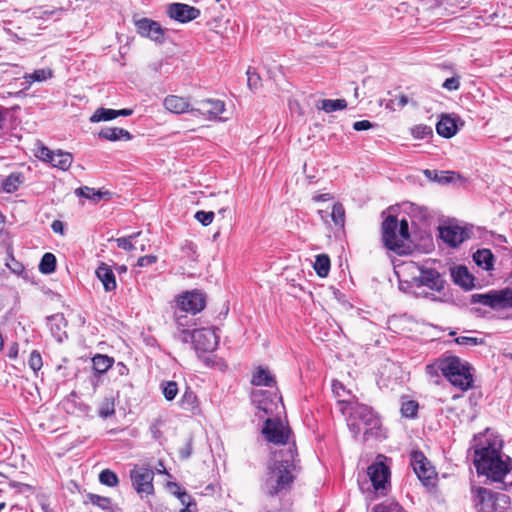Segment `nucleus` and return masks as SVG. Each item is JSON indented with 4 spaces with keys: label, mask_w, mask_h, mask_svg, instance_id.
Segmentation results:
<instances>
[{
    "label": "nucleus",
    "mask_w": 512,
    "mask_h": 512,
    "mask_svg": "<svg viewBox=\"0 0 512 512\" xmlns=\"http://www.w3.org/2000/svg\"><path fill=\"white\" fill-rule=\"evenodd\" d=\"M299 460L295 445L281 448L273 453L268 464L263 490L270 496H275L290 489L296 473L299 471Z\"/></svg>",
    "instance_id": "1"
},
{
    "label": "nucleus",
    "mask_w": 512,
    "mask_h": 512,
    "mask_svg": "<svg viewBox=\"0 0 512 512\" xmlns=\"http://www.w3.org/2000/svg\"><path fill=\"white\" fill-rule=\"evenodd\" d=\"M473 462L477 473L499 483L500 489L507 490L512 486V459L502 453L501 447L489 443L475 449Z\"/></svg>",
    "instance_id": "2"
},
{
    "label": "nucleus",
    "mask_w": 512,
    "mask_h": 512,
    "mask_svg": "<svg viewBox=\"0 0 512 512\" xmlns=\"http://www.w3.org/2000/svg\"><path fill=\"white\" fill-rule=\"evenodd\" d=\"M441 373L455 388L467 391L474 384V368L472 365L455 356L450 355L440 359Z\"/></svg>",
    "instance_id": "3"
},
{
    "label": "nucleus",
    "mask_w": 512,
    "mask_h": 512,
    "mask_svg": "<svg viewBox=\"0 0 512 512\" xmlns=\"http://www.w3.org/2000/svg\"><path fill=\"white\" fill-rule=\"evenodd\" d=\"M348 427L355 438L362 433L365 439H368L369 437L379 436L378 430L381 427V422L371 407L356 404L352 407Z\"/></svg>",
    "instance_id": "4"
},
{
    "label": "nucleus",
    "mask_w": 512,
    "mask_h": 512,
    "mask_svg": "<svg viewBox=\"0 0 512 512\" xmlns=\"http://www.w3.org/2000/svg\"><path fill=\"white\" fill-rule=\"evenodd\" d=\"M382 238L387 249L402 255L408 250L405 242L409 239L408 221L398 220L395 216L389 215L382 223Z\"/></svg>",
    "instance_id": "5"
},
{
    "label": "nucleus",
    "mask_w": 512,
    "mask_h": 512,
    "mask_svg": "<svg viewBox=\"0 0 512 512\" xmlns=\"http://www.w3.org/2000/svg\"><path fill=\"white\" fill-rule=\"evenodd\" d=\"M473 501L478 512H506L510 498L484 487H473Z\"/></svg>",
    "instance_id": "6"
},
{
    "label": "nucleus",
    "mask_w": 512,
    "mask_h": 512,
    "mask_svg": "<svg viewBox=\"0 0 512 512\" xmlns=\"http://www.w3.org/2000/svg\"><path fill=\"white\" fill-rule=\"evenodd\" d=\"M179 337L185 343L191 342L195 352H214L217 349L218 337L212 329H182Z\"/></svg>",
    "instance_id": "7"
},
{
    "label": "nucleus",
    "mask_w": 512,
    "mask_h": 512,
    "mask_svg": "<svg viewBox=\"0 0 512 512\" xmlns=\"http://www.w3.org/2000/svg\"><path fill=\"white\" fill-rule=\"evenodd\" d=\"M262 434L268 442L287 446L295 445V443H289L291 436V429L285 425L280 419L268 418L265 421V425L262 428Z\"/></svg>",
    "instance_id": "8"
},
{
    "label": "nucleus",
    "mask_w": 512,
    "mask_h": 512,
    "mask_svg": "<svg viewBox=\"0 0 512 512\" xmlns=\"http://www.w3.org/2000/svg\"><path fill=\"white\" fill-rule=\"evenodd\" d=\"M472 303H480L493 309L512 307V290L490 291L471 295Z\"/></svg>",
    "instance_id": "9"
},
{
    "label": "nucleus",
    "mask_w": 512,
    "mask_h": 512,
    "mask_svg": "<svg viewBox=\"0 0 512 512\" xmlns=\"http://www.w3.org/2000/svg\"><path fill=\"white\" fill-rule=\"evenodd\" d=\"M177 306L181 312L195 315L206 306V295L199 290L186 291L177 298Z\"/></svg>",
    "instance_id": "10"
},
{
    "label": "nucleus",
    "mask_w": 512,
    "mask_h": 512,
    "mask_svg": "<svg viewBox=\"0 0 512 512\" xmlns=\"http://www.w3.org/2000/svg\"><path fill=\"white\" fill-rule=\"evenodd\" d=\"M36 156L45 162L50 163L53 167L61 170H67L73 161L72 154L63 152L61 150L52 151L49 148L42 146L38 149Z\"/></svg>",
    "instance_id": "11"
},
{
    "label": "nucleus",
    "mask_w": 512,
    "mask_h": 512,
    "mask_svg": "<svg viewBox=\"0 0 512 512\" xmlns=\"http://www.w3.org/2000/svg\"><path fill=\"white\" fill-rule=\"evenodd\" d=\"M153 477V471L145 467H135L130 471L133 487L138 493L151 494L153 492Z\"/></svg>",
    "instance_id": "12"
},
{
    "label": "nucleus",
    "mask_w": 512,
    "mask_h": 512,
    "mask_svg": "<svg viewBox=\"0 0 512 512\" xmlns=\"http://www.w3.org/2000/svg\"><path fill=\"white\" fill-rule=\"evenodd\" d=\"M367 474L375 491L385 490L389 483L390 471L383 462H375L368 467Z\"/></svg>",
    "instance_id": "13"
},
{
    "label": "nucleus",
    "mask_w": 512,
    "mask_h": 512,
    "mask_svg": "<svg viewBox=\"0 0 512 512\" xmlns=\"http://www.w3.org/2000/svg\"><path fill=\"white\" fill-rule=\"evenodd\" d=\"M135 26L141 36L156 42L163 40L164 30L158 22L148 18H141L135 20Z\"/></svg>",
    "instance_id": "14"
},
{
    "label": "nucleus",
    "mask_w": 512,
    "mask_h": 512,
    "mask_svg": "<svg viewBox=\"0 0 512 512\" xmlns=\"http://www.w3.org/2000/svg\"><path fill=\"white\" fill-rule=\"evenodd\" d=\"M414 281L418 287L426 286L435 291H441L444 286V280L440 273L430 268H421L419 275L414 277Z\"/></svg>",
    "instance_id": "15"
},
{
    "label": "nucleus",
    "mask_w": 512,
    "mask_h": 512,
    "mask_svg": "<svg viewBox=\"0 0 512 512\" xmlns=\"http://www.w3.org/2000/svg\"><path fill=\"white\" fill-rule=\"evenodd\" d=\"M440 237L451 247H457L469 238L468 231L459 225H447L440 228Z\"/></svg>",
    "instance_id": "16"
},
{
    "label": "nucleus",
    "mask_w": 512,
    "mask_h": 512,
    "mask_svg": "<svg viewBox=\"0 0 512 512\" xmlns=\"http://www.w3.org/2000/svg\"><path fill=\"white\" fill-rule=\"evenodd\" d=\"M411 465L419 480L426 485L429 484L435 472L427 462L423 453L413 452L411 455Z\"/></svg>",
    "instance_id": "17"
},
{
    "label": "nucleus",
    "mask_w": 512,
    "mask_h": 512,
    "mask_svg": "<svg viewBox=\"0 0 512 512\" xmlns=\"http://www.w3.org/2000/svg\"><path fill=\"white\" fill-rule=\"evenodd\" d=\"M167 12L172 19L185 23L196 19L200 10L182 3H173L168 6Z\"/></svg>",
    "instance_id": "18"
},
{
    "label": "nucleus",
    "mask_w": 512,
    "mask_h": 512,
    "mask_svg": "<svg viewBox=\"0 0 512 512\" xmlns=\"http://www.w3.org/2000/svg\"><path fill=\"white\" fill-rule=\"evenodd\" d=\"M225 110V104L221 100L204 99L198 102L197 108H192V113L207 115L210 118H216Z\"/></svg>",
    "instance_id": "19"
},
{
    "label": "nucleus",
    "mask_w": 512,
    "mask_h": 512,
    "mask_svg": "<svg viewBox=\"0 0 512 512\" xmlns=\"http://www.w3.org/2000/svg\"><path fill=\"white\" fill-rule=\"evenodd\" d=\"M458 123H460L461 126L464 124L459 117L442 115L441 119L436 125V131L442 137L451 138L457 133L459 129Z\"/></svg>",
    "instance_id": "20"
},
{
    "label": "nucleus",
    "mask_w": 512,
    "mask_h": 512,
    "mask_svg": "<svg viewBox=\"0 0 512 512\" xmlns=\"http://www.w3.org/2000/svg\"><path fill=\"white\" fill-rule=\"evenodd\" d=\"M47 324L49 326L52 336L57 342H62L67 338L66 327L67 321L64 315L61 313L54 314L47 318Z\"/></svg>",
    "instance_id": "21"
},
{
    "label": "nucleus",
    "mask_w": 512,
    "mask_h": 512,
    "mask_svg": "<svg viewBox=\"0 0 512 512\" xmlns=\"http://www.w3.org/2000/svg\"><path fill=\"white\" fill-rule=\"evenodd\" d=\"M164 107L171 113L174 114H181L184 112H191L189 102L187 99L176 96V95H169L164 99L163 102Z\"/></svg>",
    "instance_id": "22"
},
{
    "label": "nucleus",
    "mask_w": 512,
    "mask_h": 512,
    "mask_svg": "<svg viewBox=\"0 0 512 512\" xmlns=\"http://www.w3.org/2000/svg\"><path fill=\"white\" fill-rule=\"evenodd\" d=\"M453 281L466 290L472 289L474 285V277L470 274L465 266H457L451 270Z\"/></svg>",
    "instance_id": "23"
},
{
    "label": "nucleus",
    "mask_w": 512,
    "mask_h": 512,
    "mask_svg": "<svg viewBox=\"0 0 512 512\" xmlns=\"http://www.w3.org/2000/svg\"><path fill=\"white\" fill-rule=\"evenodd\" d=\"M96 276L102 282L105 291H113L116 288V279L112 269L105 263H102L96 269Z\"/></svg>",
    "instance_id": "24"
},
{
    "label": "nucleus",
    "mask_w": 512,
    "mask_h": 512,
    "mask_svg": "<svg viewBox=\"0 0 512 512\" xmlns=\"http://www.w3.org/2000/svg\"><path fill=\"white\" fill-rule=\"evenodd\" d=\"M87 501L106 512H120L121 509L113 504L112 499L109 497L100 496L94 493L87 494Z\"/></svg>",
    "instance_id": "25"
},
{
    "label": "nucleus",
    "mask_w": 512,
    "mask_h": 512,
    "mask_svg": "<svg viewBox=\"0 0 512 512\" xmlns=\"http://www.w3.org/2000/svg\"><path fill=\"white\" fill-rule=\"evenodd\" d=\"M473 260L477 266L484 270H491L494 265V255L489 249H479L473 254Z\"/></svg>",
    "instance_id": "26"
},
{
    "label": "nucleus",
    "mask_w": 512,
    "mask_h": 512,
    "mask_svg": "<svg viewBox=\"0 0 512 512\" xmlns=\"http://www.w3.org/2000/svg\"><path fill=\"white\" fill-rule=\"evenodd\" d=\"M24 183V176L20 172H13L1 182V188L5 193H13Z\"/></svg>",
    "instance_id": "27"
},
{
    "label": "nucleus",
    "mask_w": 512,
    "mask_h": 512,
    "mask_svg": "<svg viewBox=\"0 0 512 512\" xmlns=\"http://www.w3.org/2000/svg\"><path fill=\"white\" fill-rule=\"evenodd\" d=\"M99 137L109 141H117L121 139L130 140L131 134L123 128L107 127L99 132Z\"/></svg>",
    "instance_id": "28"
},
{
    "label": "nucleus",
    "mask_w": 512,
    "mask_h": 512,
    "mask_svg": "<svg viewBox=\"0 0 512 512\" xmlns=\"http://www.w3.org/2000/svg\"><path fill=\"white\" fill-rule=\"evenodd\" d=\"M197 360L205 367L216 368L220 371L226 369L227 365L218 354H196Z\"/></svg>",
    "instance_id": "29"
},
{
    "label": "nucleus",
    "mask_w": 512,
    "mask_h": 512,
    "mask_svg": "<svg viewBox=\"0 0 512 512\" xmlns=\"http://www.w3.org/2000/svg\"><path fill=\"white\" fill-rule=\"evenodd\" d=\"M275 383L273 376L267 369L259 367L252 378V384L256 386L272 387Z\"/></svg>",
    "instance_id": "30"
},
{
    "label": "nucleus",
    "mask_w": 512,
    "mask_h": 512,
    "mask_svg": "<svg viewBox=\"0 0 512 512\" xmlns=\"http://www.w3.org/2000/svg\"><path fill=\"white\" fill-rule=\"evenodd\" d=\"M114 359L107 354H94L92 358L93 368L99 374L105 373L113 364Z\"/></svg>",
    "instance_id": "31"
},
{
    "label": "nucleus",
    "mask_w": 512,
    "mask_h": 512,
    "mask_svg": "<svg viewBox=\"0 0 512 512\" xmlns=\"http://www.w3.org/2000/svg\"><path fill=\"white\" fill-rule=\"evenodd\" d=\"M319 109L325 111L326 113H331L338 110H343L347 107V102L345 99H324L320 102Z\"/></svg>",
    "instance_id": "32"
},
{
    "label": "nucleus",
    "mask_w": 512,
    "mask_h": 512,
    "mask_svg": "<svg viewBox=\"0 0 512 512\" xmlns=\"http://www.w3.org/2000/svg\"><path fill=\"white\" fill-rule=\"evenodd\" d=\"M313 267L319 277H326L330 271L329 257L326 254L317 255Z\"/></svg>",
    "instance_id": "33"
},
{
    "label": "nucleus",
    "mask_w": 512,
    "mask_h": 512,
    "mask_svg": "<svg viewBox=\"0 0 512 512\" xmlns=\"http://www.w3.org/2000/svg\"><path fill=\"white\" fill-rule=\"evenodd\" d=\"M180 406L182 409L195 412L198 409L197 396L193 391L187 390L181 397Z\"/></svg>",
    "instance_id": "34"
},
{
    "label": "nucleus",
    "mask_w": 512,
    "mask_h": 512,
    "mask_svg": "<svg viewBox=\"0 0 512 512\" xmlns=\"http://www.w3.org/2000/svg\"><path fill=\"white\" fill-rule=\"evenodd\" d=\"M76 194L94 202H99L105 195L108 194V192H102L101 190H95L94 188L84 186L77 189Z\"/></svg>",
    "instance_id": "35"
},
{
    "label": "nucleus",
    "mask_w": 512,
    "mask_h": 512,
    "mask_svg": "<svg viewBox=\"0 0 512 512\" xmlns=\"http://www.w3.org/2000/svg\"><path fill=\"white\" fill-rule=\"evenodd\" d=\"M116 118V110L108 108H98L90 117V122L97 123L101 121H109Z\"/></svg>",
    "instance_id": "36"
},
{
    "label": "nucleus",
    "mask_w": 512,
    "mask_h": 512,
    "mask_svg": "<svg viewBox=\"0 0 512 512\" xmlns=\"http://www.w3.org/2000/svg\"><path fill=\"white\" fill-rule=\"evenodd\" d=\"M52 75H53V72L51 69L44 68V69H37L33 73L26 74L24 76V79L26 80V82L31 84L33 82L45 81V80L51 78Z\"/></svg>",
    "instance_id": "37"
},
{
    "label": "nucleus",
    "mask_w": 512,
    "mask_h": 512,
    "mask_svg": "<svg viewBox=\"0 0 512 512\" xmlns=\"http://www.w3.org/2000/svg\"><path fill=\"white\" fill-rule=\"evenodd\" d=\"M56 269V257L52 253H45L40 261L39 270L43 274H50Z\"/></svg>",
    "instance_id": "38"
},
{
    "label": "nucleus",
    "mask_w": 512,
    "mask_h": 512,
    "mask_svg": "<svg viewBox=\"0 0 512 512\" xmlns=\"http://www.w3.org/2000/svg\"><path fill=\"white\" fill-rule=\"evenodd\" d=\"M170 487H174L176 491L174 494L178 497L185 508L180 512H193L191 506H195V503L192 502L190 495H188L185 491H181L180 487L176 483H169Z\"/></svg>",
    "instance_id": "39"
},
{
    "label": "nucleus",
    "mask_w": 512,
    "mask_h": 512,
    "mask_svg": "<svg viewBox=\"0 0 512 512\" xmlns=\"http://www.w3.org/2000/svg\"><path fill=\"white\" fill-rule=\"evenodd\" d=\"M115 413V404L112 397H106L99 406L98 414L101 418L106 419Z\"/></svg>",
    "instance_id": "40"
},
{
    "label": "nucleus",
    "mask_w": 512,
    "mask_h": 512,
    "mask_svg": "<svg viewBox=\"0 0 512 512\" xmlns=\"http://www.w3.org/2000/svg\"><path fill=\"white\" fill-rule=\"evenodd\" d=\"M331 217L334 222V224L339 227L343 228L345 224V209L341 203H336L333 205Z\"/></svg>",
    "instance_id": "41"
},
{
    "label": "nucleus",
    "mask_w": 512,
    "mask_h": 512,
    "mask_svg": "<svg viewBox=\"0 0 512 512\" xmlns=\"http://www.w3.org/2000/svg\"><path fill=\"white\" fill-rule=\"evenodd\" d=\"M99 481L101 484L109 487H115L119 483L118 476L110 469H104L100 472Z\"/></svg>",
    "instance_id": "42"
},
{
    "label": "nucleus",
    "mask_w": 512,
    "mask_h": 512,
    "mask_svg": "<svg viewBox=\"0 0 512 512\" xmlns=\"http://www.w3.org/2000/svg\"><path fill=\"white\" fill-rule=\"evenodd\" d=\"M419 405L414 400H407L401 405V414L406 418H414L417 415Z\"/></svg>",
    "instance_id": "43"
},
{
    "label": "nucleus",
    "mask_w": 512,
    "mask_h": 512,
    "mask_svg": "<svg viewBox=\"0 0 512 512\" xmlns=\"http://www.w3.org/2000/svg\"><path fill=\"white\" fill-rule=\"evenodd\" d=\"M162 386V392L167 401H172L177 393H178V386L175 381H168L161 384Z\"/></svg>",
    "instance_id": "44"
},
{
    "label": "nucleus",
    "mask_w": 512,
    "mask_h": 512,
    "mask_svg": "<svg viewBox=\"0 0 512 512\" xmlns=\"http://www.w3.org/2000/svg\"><path fill=\"white\" fill-rule=\"evenodd\" d=\"M141 232L133 233L128 237H121L115 239L117 246L126 251H132L135 249V245L133 244V240L140 235Z\"/></svg>",
    "instance_id": "45"
},
{
    "label": "nucleus",
    "mask_w": 512,
    "mask_h": 512,
    "mask_svg": "<svg viewBox=\"0 0 512 512\" xmlns=\"http://www.w3.org/2000/svg\"><path fill=\"white\" fill-rule=\"evenodd\" d=\"M432 128L425 124H419L411 128V134L416 139H424L432 135Z\"/></svg>",
    "instance_id": "46"
},
{
    "label": "nucleus",
    "mask_w": 512,
    "mask_h": 512,
    "mask_svg": "<svg viewBox=\"0 0 512 512\" xmlns=\"http://www.w3.org/2000/svg\"><path fill=\"white\" fill-rule=\"evenodd\" d=\"M332 391L336 397L339 398L340 402H348L349 399L346 396L350 395V392L347 391L344 385L339 381H333L332 383Z\"/></svg>",
    "instance_id": "47"
},
{
    "label": "nucleus",
    "mask_w": 512,
    "mask_h": 512,
    "mask_svg": "<svg viewBox=\"0 0 512 512\" xmlns=\"http://www.w3.org/2000/svg\"><path fill=\"white\" fill-rule=\"evenodd\" d=\"M410 102L406 95H399L395 99H391L386 103V108L395 110L396 108H403Z\"/></svg>",
    "instance_id": "48"
},
{
    "label": "nucleus",
    "mask_w": 512,
    "mask_h": 512,
    "mask_svg": "<svg viewBox=\"0 0 512 512\" xmlns=\"http://www.w3.org/2000/svg\"><path fill=\"white\" fill-rule=\"evenodd\" d=\"M214 212L212 211H197L195 214V219L199 221L203 226H208L212 223L214 219Z\"/></svg>",
    "instance_id": "49"
},
{
    "label": "nucleus",
    "mask_w": 512,
    "mask_h": 512,
    "mask_svg": "<svg viewBox=\"0 0 512 512\" xmlns=\"http://www.w3.org/2000/svg\"><path fill=\"white\" fill-rule=\"evenodd\" d=\"M455 341L457 344L467 346V347H472V346H476L478 344L483 343L482 338L466 337V336L458 337L455 339Z\"/></svg>",
    "instance_id": "50"
},
{
    "label": "nucleus",
    "mask_w": 512,
    "mask_h": 512,
    "mask_svg": "<svg viewBox=\"0 0 512 512\" xmlns=\"http://www.w3.org/2000/svg\"><path fill=\"white\" fill-rule=\"evenodd\" d=\"M28 364L34 372L39 371L41 369V367L43 366L41 354H30Z\"/></svg>",
    "instance_id": "51"
},
{
    "label": "nucleus",
    "mask_w": 512,
    "mask_h": 512,
    "mask_svg": "<svg viewBox=\"0 0 512 512\" xmlns=\"http://www.w3.org/2000/svg\"><path fill=\"white\" fill-rule=\"evenodd\" d=\"M260 82L259 75L252 71L251 68L247 70V84L250 89L257 88Z\"/></svg>",
    "instance_id": "52"
},
{
    "label": "nucleus",
    "mask_w": 512,
    "mask_h": 512,
    "mask_svg": "<svg viewBox=\"0 0 512 512\" xmlns=\"http://www.w3.org/2000/svg\"><path fill=\"white\" fill-rule=\"evenodd\" d=\"M442 86H443V88H445L449 91L457 90V89H459V86H460L459 78H457V77L447 78L444 81Z\"/></svg>",
    "instance_id": "53"
},
{
    "label": "nucleus",
    "mask_w": 512,
    "mask_h": 512,
    "mask_svg": "<svg viewBox=\"0 0 512 512\" xmlns=\"http://www.w3.org/2000/svg\"><path fill=\"white\" fill-rule=\"evenodd\" d=\"M157 262V257L155 255H146L142 256L138 259L137 265L139 267H147Z\"/></svg>",
    "instance_id": "54"
},
{
    "label": "nucleus",
    "mask_w": 512,
    "mask_h": 512,
    "mask_svg": "<svg viewBox=\"0 0 512 512\" xmlns=\"http://www.w3.org/2000/svg\"><path fill=\"white\" fill-rule=\"evenodd\" d=\"M459 175H457L455 172H442L439 177H437V181L439 183H449L454 181L456 178H458Z\"/></svg>",
    "instance_id": "55"
},
{
    "label": "nucleus",
    "mask_w": 512,
    "mask_h": 512,
    "mask_svg": "<svg viewBox=\"0 0 512 512\" xmlns=\"http://www.w3.org/2000/svg\"><path fill=\"white\" fill-rule=\"evenodd\" d=\"M439 371L441 372V365H440V359L437 360L435 363L428 364L426 366V373L430 375L431 377H435L439 375Z\"/></svg>",
    "instance_id": "56"
},
{
    "label": "nucleus",
    "mask_w": 512,
    "mask_h": 512,
    "mask_svg": "<svg viewBox=\"0 0 512 512\" xmlns=\"http://www.w3.org/2000/svg\"><path fill=\"white\" fill-rule=\"evenodd\" d=\"M374 126V124H372L370 121L368 120H361V121H356L354 124H353V128L354 130L356 131H364V130H368L370 128H372Z\"/></svg>",
    "instance_id": "57"
},
{
    "label": "nucleus",
    "mask_w": 512,
    "mask_h": 512,
    "mask_svg": "<svg viewBox=\"0 0 512 512\" xmlns=\"http://www.w3.org/2000/svg\"><path fill=\"white\" fill-rule=\"evenodd\" d=\"M188 317L187 315H178L176 314V324H177V327L180 329V328H184L185 326L188 325Z\"/></svg>",
    "instance_id": "58"
},
{
    "label": "nucleus",
    "mask_w": 512,
    "mask_h": 512,
    "mask_svg": "<svg viewBox=\"0 0 512 512\" xmlns=\"http://www.w3.org/2000/svg\"><path fill=\"white\" fill-rule=\"evenodd\" d=\"M51 228L52 230L55 232V233H60L62 234L63 233V230H64V225L61 221L59 220H55L52 222L51 224Z\"/></svg>",
    "instance_id": "59"
},
{
    "label": "nucleus",
    "mask_w": 512,
    "mask_h": 512,
    "mask_svg": "<svg viewBox=\"0 0 512 512\" xmlns=\"http://www.w3.org/2000/svg\"><path fill=\"white\" fill-rule=\"evenodd\" d=\"M332 198H333V197H332V195H331V194H329V193H323V194H318V195L314 196V197H313V200H314L315 202H320V201L325 202V201H329V200H331Z\"/></svg>",
    "instance_id": "60"
},
{
    "label": "nucleus",
    "mask_w": 512,
    "mask_h": 512,
    "mask_svg": "<svg viewBox=\"0 0 512 512\" xmlns=\"http://www.w3.org/2000/svg\"><path fill=\"white\" fill-rule=\"evenodd\" d=\"M191 450H192L191 445L187 444V446L180 451L181 458L188 459L191 455Z\"/></svg>",
    "instance_id": "61"
},
{
    "label": "nucleus",
    "mask_w": 512,
    "mask_h": 512,
    "mask_svg": "<svg viewBox=\"0 0 512 512\" xmlns=\"http://www.w3.org/2000/svg\"><path fill=\"white\" fill-rule=\"evenodd\" d=\"M6 121V110L0 105V131L3 129Z\"/></svg>",
    "instance_id": "62"
},
{
    "label": "nucleus",
    "mask_w": 512,
    "mask_h": 512,
    "mask_svg": "<svg viewBox=\"0 0 512 512\" xmlns=\"http://www.w3.org/2000/svg\"><path fill=\"white\" fill-rule=\"evenodd\" d=\"M133 113L131 109L116 110V117L118 116H130Z\"/></svg>",
    "instance_id": "63"
},
{
    "label": "nucleus",
    "mask_w": 512,
    "mask_h": 512,
    "mask_svg": "<svg viewBox=\"0 0 512 512\" xmlns=\"http://www.w3.org/2000/svg\"><path fill=\"white\" fill-rule=\"evenodd\" d=\"M117 367L120 375H126L128 373V368L122 362H119Z\"/></svg>",
    "instance_id": "64"
}]
</instances>
